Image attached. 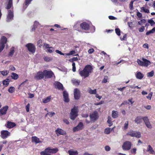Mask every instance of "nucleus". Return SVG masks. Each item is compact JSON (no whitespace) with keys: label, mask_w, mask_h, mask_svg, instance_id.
<instances>
[{"label":"nucleus","mask_w":155,"mask_h":155,"mask_svg":"<svg viewBox=\"0 0 155 155\" xmlns=\"http://www.w3.org/2000/svg\"><path fill=\"white\" fill-rule=\"evenodd\" d=\"M107 122L109 124L108 125L109 127H110L112 125V122L111 121V118L110 117L108 116V120Z\"/></svg>","instance_id":"obj_40"},{"label":"nucleus","mask_w":155,"mask_h":155,"mask_svg":"<svg viewBox=\"0 0 155 155\" xmlns=\"http://www.w3.org/2000/svg\"><path fill=\"white\" fill-rule=\"evenodd\" d=\"M49 116L50 117H52L55 114L54 112H48Z\"/></svg>","instance_id":"obj_59"},{"label":"nucleus","mask_w":155,"mask_h":155,"mask_svg":"<svg viewBox=\"0 0 155 155\" xmlns=\"http://www.w3.org/2000/svg\"><path fill=\"white\" fill-rule=\"evenodd\" d=\"M55 51L57 53L61 55H64V53L61 52V51H59V50H56Z\"/></svg>","instance_id":"obj_61"},{"label":"nucleus","mask_w":155,"mask_h":155,"mask_svg":"<svg viewBox=\"0 0 155 155\" xmlns=\"http://www.w3.org/2000/svg\"><path fill=\"white\" fill-rule=\"evenodd\" d=\"M140 11L141 12H145L148 13L150 12L149 10L144 7H142L140 8Z\"/></svg>","instance_id":"obj_31"},{"label":"nucleus","mask_w":155,"mask_h":155,"mask_svg":"<svg viewBox=\"0 0 155 155\" xmlns=\"http://www.w3.org/2000/svg\"><path fill=\"white\" fill-rule=\"evenodd\" d=\"M55 133L57 136H59V135H64L66 134V132L63 130L58 128L55 131Z\"/></svg>","instance_id":"obj_16"},{"label":"nucleus","mask_w":155,"mask_h":155,"mask_svg":"<svg viewBox=\"0 0 155 155\" xmlns=\"http://www.w3.org/2000/svg\"><path fill=\"white\" fill-rule=\"evenodd\" d=\"M118 112L117 111L113 110L112 112V116L114 118L117 117L118 116Z\"/></svg>","instance_id":"obj_26"},{"label":"nucleus","mask_w":155,"mask_h":155,"mask_svg":"<svg viewBox=\"0 0 155 155\" xmlns=\"http://www.w3.org/2000/svg\"><path fill=\"white\" fill-rule=\"evenodd\" d=\"M68 153L69 155H77L78 154V152L77 151H74L72 150H69Z\"/></svg>","instance_id":"obj_28"},{"label":"nucleus","mask_w":155,"mask_h":155,"mask_svg":"<svg viewBox=\"0 0 155 155\" xmlns=\"http://www.w3.org/2000/svg\"><path fill=\"white\" fill-rule=\"evenodd\" d=\"M16 125V124L14 122L8 121L6 124H5V126L8 128H11L15 127Z\"/></svg>","instance_id":"obj_20"},{"label":"nucleus","mask_w":155,"mask_h":155,"mask_svg":"<svg viewBox=\"0 0 155 155\" xmlns=\"http://www.w3.org/2000/svg\"><path fill=\"white\" fill-rule=\"evenodd\" d=\"M8 108V106L6 105L0 109V116H2L6 114Z\"/></svg>","instance_id":"obj_14"},{"label":"nucleus","mask_w":155,"mask_h":155,"mask_svg":"<svg viewBox=\"0 0 155 155\" xmlns=\"http://www.w3.org/2000/svg\"><path fill=\"white\" fill-rule=\"evenodd\" d=\"M78 108L74 107L71 109L70 113V118L71 120H74L78 116Z\"/></svg>","instance_id":"obj_3"},{"label":"nucleus","mask_w":155,"mask_h":155,"mask_svg":"<svg viewBox=\"0 0 155 155\" xmlns=\"http://www.w3.org/2000/svg\"><path fill=\"white\" fill-rule=\"evenodd\" d=\"M142 60L143 61V66L147 67L150 64V62L147 59L143 58Z\"/></svg>","instance_id":"obj_21"},{"label":"nucleus","mask_w":155,"mask_h":155,"mask_svg":"<svg viewBox=\"0 0 155 155\" xmlns=\"http://www.w3.org/2000/svg\"><path fill=\"white\" fill-rule=\"evenodd\" d=\"M154 71H152L151 72L147 73V76L148 77H152L154 75Z\"/></svg>","instance_id":"obj_48"},{"label":"nucleus","mask_w":155,"mask_h":155,"mask_svg":"<svg viewBox=\"0 0 155 155\" xmlns=\"http://www.w3.org/2000/svg\"><path fill=\"white\" fill-rule=\"evenodd\" d=\"M10 81V80L8 78H6L5 80L3 81V84L4 85L7 86L9 84V82Z\"/></svg>","instance_id":"obj_38"},{"label":"nucleus","mask_w":155,"mask_h":155,"mask_svg":"<svg viewBox=\"0 0 155 155\" xmlns=\"http://www.w3.org/2000/svg\"><path fill=\"white\" fill-rule=\"evenodd\" d=\"M8 14L7 17V21L9 22L13 19V10H8Z\"/></svg>","instance_id":"obj_10"},{"label":"nucleus","mask_w":155,"mask_h":155,"mask_svg":"<svg viewBox=\"0 0 155 155\" xmlns=\"http://www.w3.org/2000/svg\"><path fill=\"white\" fill-rule=\"evenodd\" d=\"M83 124L81 122H80L79 123L78 125L74 127L73 129V131L74 132L77 131H78L81 130L83 128Z\"/></svg>","instance_id":"obj_12"},{"label":"nucleus","mask_w":155,"mask_h":155,"mask_svg":"<svg viewBox=\"0 0 155 155\" xmlns=\"http://www.w3.org/2000/svg\"><path fill=\"white\" fill-rule=\"evenodd\" d=\"M148 22L150 23L151 26L155 24V22L152 19H149L147 21Z\"/></svg>","instance_id":"obj_42"},{"label":"nucleus","mask_w":155,"mask_h":155,"mask_svg":"<svg viewBox=\"0 0 155 155\" xmlns=\"http://www.w3.org/2000/svg\"><path fill=\"white\" fill-rule=\"evenodd\" d=\"M71 81L73 84L75 86H78L80 84V82L79 80L75 79H72Z\"/></svg>","instance_id":"obj_25"},{"label":"nucleus","mask_w":155,"mask_h":155,"mask_svg":"<svg viewBox=\"0 0 155 155\" xmlns=\"http://www.w3.org/2000/svg\"><path fill=\"white\" fill-rule=\"evenodd\" d=\"M143 120L146 126L149 128H151L152 126L149 121V119L147 117H143Z\"/></svg>","instance_id":"obj_15"},{"label":"nucleus","mask_w":155,"mask_h":155,"mask_svg":"<svg viewBox=\"0 0 155 155\" xmlns=\"http://www.w3.org/2000/svg\"><path fill=\"white\" fill-rule=\"evenodd\" d=\"M88 92L91 94H96L97 93L96 89H95L94 90H92L90 88L88 90Z\"/></svg>","instance_id":"obj_37"},{"label":"nucleus","mask_w":155,"mask_h":155,"mask_svg":"<svg viewBox=\"0 0 155 155\" xmlns=\"http://www.w3.org/2000/svg\"><path fill=\"white\" fill-rule=\"evenodd\" d=\"M30 104L28 103L25 106L26 111L27 112H28L29 111Z\"/></svg>","instance_id":"obj_55"},{"label":"nucleus","mask_w":155,"mask_h":155,"mask_svg":"<svg viewBox=\"0 0 155 155\" xmlns=\"http://www.w3.org/2000/svg\"><path fill=\"white\" fill-rule=\"evenodd\" d=\"M13 6V1L12 0H8L7 6L6 7V9H9L11 8Z\"/></svg>","instance_id":"obj_24"},{"label":"nucleus","mask_w":155,"mask_h":155,"mask_svg":"<svg viewBox=\"0 0 155 155\" xmlns=\"http://www.w3.org/2000/svg\"><path fill=\"white\" fill-rule=\"evenodd\" d=\"M11 77L14 80H17L18 77V75L17 74L13 72L12 73Z\"/></svg>","instance_id":"obj_35"},{"label":"nucleus","mask_w":155,"mask_h":155,"mask_svg":"<svg viewBox=\"0 0 155 155\" xmlns=\"http://www.w3.org/2000/svg\"><path fill=\"white\" fill-rule=\"evenodd\" d=\"M7 41V38L5 36H2L1 39V43L0 44H4L5 45Z\"/></svg>","instance_id":"obj_27"},{"label":"nucleus","mask_w":155,"mask_h":155,"mask_svg":"<svg viewBox=\"0 0 155 155\" xmlns=\"http://www.w3.org/2000/svg\"><path fill=\"white\" fill-rule=\"evenodd\" d=\"M28 94L29 96L28 97L30 98H32L34 97V94L29 93Z\"/></svg>","instance_id":"obj_58"},{"label":"nucleus","mask_w":155,"mask_h":155,"mask_svg":"<svg viewBox=\"0 0 155 155\" xmlns=\"http://www.w3.org/2000/svg\"><path fill=\"white\" fill-rule=\"evenodd\" d=\"M155 32V27L153 28L152 30H150L146 33V35H148L151 33H153Z\"/></svg>","instance_id":"obj_39"},{"label":"nucleus","mask_w":155,"mask_h":155,"mask_svg":"<svg viewBox=\"0 0 155 155\" xmlns=\"http://www.w3.org/2000/svg\"><path fill=\"white\" fill-rule=\"evenodd\" d=\"M136 149L135 148H133L131 150V153L133 154H135L136 153Z\"/></svg>","instance_id":"obj_63"},{"label":"nucleus","mask_w":155,"mask_h":155,"mask_svg":"<svg viewBox=\"0 0 155 155\" xmlns=\"http://www.w3.org/2000/svg\"><path fill=\"white\" fill-rule=\"evenodd\" d=\"M127 136H130L132 137H135L137 138H140L141 137V134L139 132L134 131L133 130H130L127 133Z\"/></svg>","instance_id":"obj_4"},{"label":"nucleus","mask_w":155,"mask_h":155,"mask_svg":"<svg viewBox=\"0 0 155 155\" xmlns=\"http://www.w3.org/2000/svg\"><path fill=\"white\" fill-rule=\"evenodd\" d=\"M44 77L45 75L43 71H39L36 73L34 76V79L36 80H40L44 78Z\"/></svg>","instance_id":"obj_9"},{"label":"nucleus","mask_w":155,"mask_h":155,"mask_svg":"<svg viewBox=\"0 0 155 155\" xmlns=\"http://www.w3.org/2000/svg\"><path fill=\"white\" fill-rule=\"evenodd\" d=\"M143 76V74L140 72H137L136 75L137 78L139 79H142Z\"/></svg>","instance_id":"obj_30"},{"label":"nucleus","mask_w":155,"mask_h":155,"mask_svg":"<svg viewBox=\"0 0 155 155\" xmlns=\"http://www.w3.org/2000/svg\"><path fill=\"white\" fill-rule=\"evenodd\" d=\"M5 45L3 44H0V53L5 48Z\"/></svg>","instance_id":"obj_56"},{"label":"nucleus","mask_w":155,"mask_h":155,"mask_svg":"<svg viewBox=\"0 0 155 155\" xmlns=\"http://www.w3.org/2000/svg\"><path fill=\"white\" fill-rule=\"evenodd\" d=\"M93 69L92 67L90 65H87L84 67L83 70L79 72V74L81 77H83L84 78L88 77L90 73H91Z\"/></svg>","instance_id":"obj_1"},{"label":"nucleus","mask_w":155,"mask_h":155,"mask_svg":"<svg viewBox=\"0 0 155 155\" xmlns=\"http://www.w3.org/2000/svg\"><path fill=\"white\" fill-rule=\"evenodd\" d=\"M128 121H127L125 122L124 126V130H126L128 128Z\"/></svg>","instance_id":"obj_49"},{"label":"nucleus","mask_w":155,"mask_h":155,"mask_svg":"<svg viewBox=\"0 0 155 155\" xmlns=\"http://www.w3.org/2000/svg\"><path fill=\"white\" fill-rule=\"evenodd\" d=\"M133 1H131L130 3L129 8L131 10H132L134 8L133 6Z\"/></svg>","instance_id":"obj_52"},{"label":"nucleus","mask_w":155,"mask_h":155,"mask_svg":"<svg viewBox=\"0 0 155 155\" xmlns=\"http://www.w3.org/2000/svg\"><path fill=\"white\" fill-rule=\"evenodd\" d=\"M51 99V96H49L47 97L45 99L43 100V102L44 103H46L49 102Z\"/></svg>","instance_id":"obj_36"},{"label":"nucleus","mask_w":155,"mask_h":155,"mask_svg":"<svg viewBox=\"0 0 155 155\" xmlns=\"http://www.w3.org/2000/svg\"><path fill=\"white\" fill-rule=\"evenodd\" d=\"M137 62L138 64L141 66H143V61H142L140 60L139 59H137Z\"/></svg>","instance_id":"obj_51"},{"label":"nucleus","mask_w":155,"mask_h":155,"mask_svg":"<svg viewBox=\"0 0 155 155\" xmlns=\"http://www.w3.org/2000/svg\"><path fill=\"white\" fill-rule=\"evenodd\" d=\"M0 72L3 75L5 76L7 75L9 73V71L7 70L2 71H1Z\"/></svg>","instance_id":"obj_43"},{"label":"nucleus","mask_w":155,"mask_h":155,"mask_svg":"<svg viewBox=\"0 0 155 155\" xmlns=\"http://www.w3.org/2000/svg\"><path fill=\"white\" fill-rule=\"evenodd\" d=\"M147 151L149 152L151 154H153L155 153L154 151L153 150V148L150 145H149L148 146Z\"/></svg>","instance_id":"obj_29"},{"label":"nucleus","mask_w":155,"mask_h":155,"mask_svg":"<svg viewBox=\"0 0 155 155\" xmlns=\"http://www.w3.org/2000/svg\"><path fill=\"white\" fill-rule=\"evenodd\" d=\"M54 51V48L52 47H50L47 50V52L50 53H52Z\"/></svg>","instance_id":"obj_46"},{"label":"nucleus","mask_w":155,"mask_h":155,"mask_svg":"<svg viewBox=\"0 0 155 155\" xmlns=\"http://www.w3.org/2000/svg\"><path fill=\"white\" fill-rule=\"evenodd\" d=\"M132 143L130 142L129 141H126L123 143L122 148L124 150H128L130 149Z\"/></svg>","instance_id":"obj_5"},{"label":"nucleus","mask_w":155,"mask_h":155,"mask_svg":"<svg viewBox=\"0 0 155 155\" xmlns=\"http://www.w3.org/2000/svg\"><path fill=\"white\" fill-rule=\"evenodd\" d=\"M143 117H142L141 116L137 117L135 118V122L137 124H140L142 122V120H143Z\"/></svg>","instance_id":"obj_23"},{"label":"nucleus","mask_w":155,"mask_h":155,"mask_svg":"<svg viewBox=\"0 0 155 155\" xmlns=\"http://www.w3.org/2000/svg\"><path fill=\"white\" fill-rule=\"evenodd\" d=\"M10 133L6 130H3L1 131V137L3 139L6 138L10 136Z\"/></svg>","instance_id":"obj_13"},{"label":"nucleus","mask_w":155,"mask_h":155,"mask_svg":"<svg viewBox=\"0 0 155 155\" xmlns=\"http://www.w3.org/2000/svg\"><path fill=\"white\" fill-rule=\"evenodd\" d=\"M114 128V127L112 129H111L110 128L108 127L106 128L104 130V133L106 134H109L111 131H112Z\"/></svg>","instance_id":"obj_32"},{"label":"nucleus","mask_w":155,"mask_h":155,"mask_svg":"<svg viewBox=\"0 0 155 155\" xmlns=\"http://www.w3.org/2000/svg\"><path fill=\"white\" fill-rule=\"evenodd\" d=\"M31 139L32 142H34L36 144L41 142V141L40 140L39 138L36 136L32 137Z\"/></svg>","instance_id":"obj_22"},{"label":"nucleus","mask_w":155,"mask_h":155,"mask_svg":"<svg viewBox=\"0 0 155 155\" xmlns=\"http://www.w3.org/2000/svg\"><path fill=\"white\" fill-rule=\"evenodd\" d=\"M72 71L73 72L76 71L75 64L74 62H73L72 64Z\"/></svg>","instance_id":"obj_53"},{"label":"nucleus","mask_w":155,"mask_h":155,"mask_svg":"<svg viewBox=\"0 0 155 155\" xmlns=\"http://www.w3.org/2000/svg\"><path fill=\"white\" fill-rule=\"evenodd\" d=\"M90 117L91 121L94 122L99 117L98 114L97 112L95 111L90 115Z\"/></svg>","instance_id":"obj_7"},{"label":"nucleus","mask_w":155,"mask_h":155,"mask_svg":"<svg viewBox=\"0 0 155 155\" xmlns=\"http://www.w3.org/2000/svg\"><path fill=\"white\" fill-rule=\"evenodd\" d=\"M63 94L64 101L67 103L70 100L68 97V93L66 91H64L63 92Z\"/></svg>","instance_id":"obj_18"},{"label":"nucleus","mask_w":155,"mask_h":155,"mask_svg":"<svg viewBox=\"0 0 155 155\" xmlns=\"http://www.w3.org/2000/svg\"><path fill=\"white\" fill-rule=\"evenodd\" d=\"M108 17L110 20H116L117 19V18L116 17L113 16H109Z\"/></svg>","instance_id":"obj_60"},{"label":"nucleus","mask_w":155,"mask_h":155,"mask_svg":"<svg viewBox=\"0 0 155 155\" xmlns=\"http://www.w3.org/2000/svg\"><path fill=\"white\" fill-rule=\"evenodd\" d=\"M44 60L47 62L49 61L52 60V59L51 58L48 57H45L44 58Z\"/></svg>","instance_id":"obj_47"},{"label":"nucleus","mask_w":155,"mask_h":155,"mask_svg":"<svg viewBox=\"0 0 155 155\" xmlns=\"http://www.w3.org/2000/svg\"><path fill=\"white\" fill-rule=\"evenodd\" d=\"M145 30L144 26H142L141 28H140L138 29V30L140 32H143Z\"/></svg>","instance_id":"obj_54"},{"label":"nucleus","mask_w":155,"mask_h":155,"mask_svg":"<svg viewBox=\"0 0 155 155\" xmlns=\"http://www.w3.org/2000/svg\"><path fill=\"white\" fill-rule=\"evenodd\" d=\"M153 93L152 92L150 93L148 96H147V98L150 100L151 99V98L152 95Z\"/></svg>","instance_id":"obj_57"},{"label":"nucleus","mask_w":155,"mask_h":155,"mask_svg":"<svg viewBox=\"0 0 155 155\" xmlns=\"http://www.w3.org/2000/svg\"><path fill=\"white\" fill-rule=\"evenodd\" d=\"M146 22V21L145 19L141 20L140 21H138V23L139 25H142L143 23H144Z\"/></svg>","instance_id":"obj_44"},{"label":"nucleus","mask_w":155,"mask_h":155,"mask_svg":"<svg viewBox=\"0 0 155 155\" xmlns=\"http://www.w3.org/2000/svg\"><path fill=\"white\" fill-rule=\"evenodd\" d=\"M94 51V50L93 48H90L88 51V52L89 54H92Z\"/></svg>","instance_id":"obj_64"},{"label":"nucleus","mask_w":155,"mask_h":155,"mask_svg":"<svg viewBox=\"0 0 155 155\" xmlns=\"http://www.w3.org/2000/svg\"><path fill=\"white\" fill-rule=\"evenodd\" d=\"M115 31L117 35L120 36V31L119 28H116L115 29Z\"/></svg>","instance_id":"obj_45"},{"label":"nucleus","mask_w":155,"mask_h":155,"mask_svg":"<svg viewBox=\"0 0 155 155\" xmlns=\"http://www.w3.org/2000/svg\"><path fill=\"white\" fill-rule=\"evenodd\" d=\"M80 26L81 28L83 30L87 31L90 28L89 25L85 22H83L80 24Z\"/></svg>","instance_id":"obj_11"},{"label":"nucleus","mask_w":155,"mask_h":155,"mask_svg":"<svg viewBox=\"0 0 155 155\" xmlns=\"http://www.w3.org/2000/svg\"><path fill=\"white\" fill-rule=\"evenodd\" d=\"M39 25V22L36 21H35L34 22V24L33 25V27L31 29V31H34L35 29L37 27V26Z\"/></svg>","instance_id":"obj_33"},{"label":"nucleus","mask_w":155,"mask_h":155,"mask_svg":"<svg viewBox=\"0 0 155 155\" xmlns=\"http://www.w3.org/2000/svg\"><path fill=\"white\" fill-rule=\"evenodd\" d=\"M8 91L11 93H13L15 91V88L13 87H11L8 90Z\"/></svg>","instance_id":"obj_41"},{"label":"nucleus","mask_w":155,"mask_h":155,"mask_svg":"<svg viewBox=\"0 0 155 155\" xmlns=\"http://www.w3.org/2000/svg\"><path fill=\"white\" fill-rule=\"evenodd\" d=\"M15 52V48L13 47L11 48L10 51L8 54V56L12 57Z\"/></svg>","instance_id":"obj_34"},{"label":"nucleus","mask_w":155,"mask_h":155,"mask_svg":"<svg viewBox=\"0 0 155 155\" xmlns=\"http://www.w3.org/2000/svg\"><path fill=\"white\" fill-rule=\"evenodd\" d=\"M32 0H25V5L27 7L30 3Z\"/></svg>","instance_id":"obj_50"},{"label":"nucleus","mask_w":155,"mask_h":155,"mask_svg":"<svg viewBox=\"0 0 155 155\" xmlns=\"http://www.w3.org/2000/svg\"><path fill=\"white\" fill-rule=\"evenodd\" d=\"M74 98L75 99H79L80 96V93L79 90L77 88L74 89Z\"/></svg>","instance_id":"obj_17"},{"label":"nucleus","mask_w":155,"mask_h":155,"mask_svg":"<svg viewBox=\"0 0 155 155\" xmlns=\"http://www.w3.org/2000/svg\"><path fill=\"white\" fill-rule=\"evenodd\" d=\"M105 149L106 151H109L110 150V148L108 146H106L105 147Z\"/></svg>","instance_id":"obj_62"},{"label":"nucleus","mask_w":155,"mask_h":155,"mask_svg":"<svg viewBox=\"0 0 155 155\" xmlns=\"http://www.w3.org/2000/svg\"><path fill=\"white\" fill-rule=\"evenodd\" d=\"M25 47L27 48L29 51L33 53L35 52L36 48L34 44L31 43H28L25 45Z\"/></svg>","instance_id":"obj_8"},{"label":"nucleus","mask_w":155,"mask_h":155,"mask_svg":"<svg viewBox=\"0 0 155 155\" xmlns=\"http://www.w3.org/2000/svg\"><path fill=\"white\" fill-rule=\"evenodd\" d=\"M58 151V148L51 149L50 147L46 148L44 151L40 153L41 155H51V154L55 153Z\"/></svg>","instance_id":"obj_2"},{"label":"nucleus","mask_w":155,"mask_h":155,"mask_svg":"<svg viewBox=\"0 0 155 155\" xmlns=\"http://www.w3.org/2000/svg\"><path fill=\"white\" fill-rule=\"evenodd\" d=\"M43 73L44 74L45 79L51 78L53 77V76L55 77L53 72L51 71L44 70L43 71Z\"/></svg>","instance_id":"obj_6"},{"label":"nucleus","mask_w":155,"mask_h":155,"mask_svg":"<svg viewBox=\"0 0 155 155\" xmlns=\"http://www.w3.org/2000/svg\"><path fill=\"white\" fill-rule=\"evenodd\" d=\"M54 85L55 88H58L59 90L61 89L62 90H64V88L63 85L60 82L57 81L54 84Z\"/></svg>","instance_id":"obj_19"}]
</instances>
